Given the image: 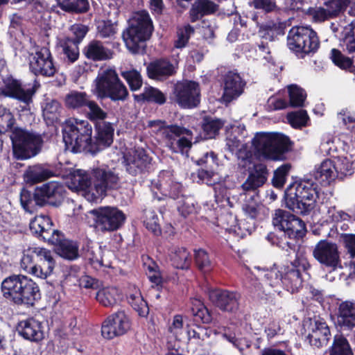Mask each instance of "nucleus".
Here are the masks:
<instances>
[{
    "label": "nucleus",
    "instance_id": "f257e3e1",
    "mask_svg": "<svg viewBox=\"0 0 355 355\" xmlns=\"http://www.w3.org/2000/svg\"><path fill=\"white\" fill-rule=\"evenodd\" d=\"M309 268L307 259L301 252L296 253L295 259L285 266L284 275L275 264L270 268L257 267L259 270L262 269L265 272L264 279L269 286L276 287L282 282L291 293L297 292L302 287L304 274Z\"/></svg>",
    "mask_w": 355,
    "mask_h": 355
},
{
    "label": "nucleus",
    "instance_id": "f03ea898",
    "mask_svg": "<svg viewBox=\"0 0 355 355\" xmlns=\"http://www.w3.org/2000/svg\"><path fill=\"white\" fill-rule=\"evenodd\" d=\"M153 31V22L149 14L145 10L136 12L129 20L128 27L122 33L125 46L132 53H144L146 42L150 39Z\"/></svg>",
    "mask_w": 355,
    "mask_h": 355
},
{
    "label": "nucleus",
    "instance_id": "7ed1b4c3",
    "mask_svg": "<svg viewBox=\"0 0 355 355\" xmlns=\"http://www.w3.org/2000/svg\"><path fill=\"white\" fill-rule=\"evenodd\" d=\"M66 189L62 183L49 182L35 189L34 193L22 189L20 193V202L23 208L28 212L38 205L48 204L53 207H59L65 197Z\"/></svg>",
    "mask_w": 355,
    "mask_h": 355
},
{
    "label": "nucleus",
    "instance_id": "20e7f679",
    "mask_svg": "<svg viewBox=\"0 0 355 355\" xmlns=\"http://www.w3.org/2000/svg\"><path fill=\"white\" fill-rule=\"evenodd\" d=\"M3 296L17 304L33 305L40 297L38 286L24 275H12L1 283Z\"/></svg>",
    "mask_w": 355,
    "mask_h": 355
},
{
    "label": "nucleus",
    "instance_id": "39448f33",
    "mask_svg": "<svg viewBox=\"0 0 355 355\" xmlns=\"http://www.w3.org/2000/svg\"><path fill=\"white\" fill-rule=\"evenodd\" d=\"M318 198L317 187L309 181L295 182L285 191L287 207L297 214H308L315 207Z\"/></svg>",
    "mask_w": 355,
    "mask_h": 355
},
{
    "label": "nucleus",
    "instance_id": "423d86ee",
    "mask_svg": "<svg viewBox=\"0 0 355 355\" xmlns=\"http://www.w3.org/2000/svg\"><path fill=\"white\" fill-rule=\"evenodd\" d=\"M252 145L259 157L272 161L284 160L291 148L288 137L278 132H258Z\"/></svg>",
    "mask_w": 355,
    "mask_h": 355
},
{
    "label": "nucleus",
    "instance_id": "0eeeda50",
    "mask_svg": "<svg viewBox=\"0 0 355 355\" xmlns=\"http://www.w3.org/2000/svg\"><path fill=\"white\" fill-rule=\"evenodd\" d=\"M29 229L33 234L56 245L55 251L62 258L74 260L78 257V243L64 239L60 231L53 228V223H29Z\"/></svg>",
    "mask_w": 355,
    "mask_h": 355
},
{
    "label": "nucleus",
    "instance_id": "6e6552de",
    "mask_svg": "<svg viewBox=\"0 0 355 355\" xmlns=\"http://www.w3.org/2000/svg\"><path fill=\"white\" fill-rule=\"evenodd\" d=\"M90 178L92 187L86 192L85 198L91 202L102 200L108 191L120 187L121 180L118 173L106 165L92 168Z\"/></svg>",
    "mask_w": 355,
    "mask_h": 355
},
{
    "label": "nucleus",
    "instance_id": "1a4fd4ad",
    "mask_svg": "<svg viewBox=\"0 0 355 355\" xmlns=\"http://www.w3.org/2000/svg\"><path fill=\"white\" fill-rule=\"evenodd\" d=\"M92 127L85 120H69L62 129L63 141L73 153H90Z\"/></svg>",
    "mask_w": 355,
    "mask_h": 355
},
{
    "label": "nucleus",
    "instance_id": "9d476101",
    "mask_svg": "<svg viewBox=\"0 0 355 355\" xmlns=\"http://www.w3.org/2000/svg\"><path fill=\"white\" fill-rule=\"evenodd\" d=\"M13 153L17 159H27L38 155L42 148V135L33 130L16 127L10 135Z\"/></svg>",
    "mask_w": 355,
    "mask_h": 355
},
{
    "label": "nucleus",
    "instance_id": "9b49d317",
    "mask_svg": "<svg viewBox=\"0 0 355 355\" xmlns=\"http://www.w3.org/2000/svg\"><path fill=\"white\" fill-rule=\"evenodd\" d=\"M288 48L300 58L315 53L320 46L317 33L304 26L293 27L287 37Z\"/></svg>",
    "mask_w": 355,
    "mask_h": 355
},
{
    "label": "nucleus",
    "instance_id": "f8f14e48",
    "mask_svg": "<svg viewBox=\"0 0 355 355\" xmlns=\"http://www.w3.org/2000/svg\"><path fill=\"white\" fill-rule=\"evenodd\" d=\"M96 89L100 98H109L114 101H125L128 96L126 87L112 69L104 71L98 76Z\"/></svg>",
    "mask_w": 355,
    "mask_h": 355
},
{
    "label": "nucleus",
    "instance_id": "ddd939ff",
    "mask_svg": "<svg viewBox=\"0 0 355 355\" xmlns=\"http://www.w3.org/2000/svg\"><path fill=\"white\" fill-rule=\"evenodd\" d=\"M200 96L199 83L186 80L174 85L171 99L181 108L191 109L199 105Z\"/></svg>",
    "mask_w": 355,
    "mask_h": 355
},
{
    "label": "nucleus",
    "instance_id": "4468645a",
    "mask_svg": "<svg viewBox=\"0 0 355 355\" xmlns=\"http://www.w3.org/2000/svg\"><path fill=\"white\" fill-rule=\"evenodd\" d=\"M28 60L31 72L37 76L51 77L56 71L52 55L46 47H37L28 53Z\"/></svg>",
    "mask_w": 355,
    "mask_h": 355
},
{
    "label": "nucleus",
    "instance_id": "2eb2a0df",
    "mask_svg": "<svg viewBox=\"0 0 355 355\" xmlns=\"http://www.w3.org/2000/svg\"><path fill=\"white\" fill-rule=\"evenodd\" d=\"M36 86L23 84L20 80L12 76L3 79V86L0 89V95L16 99L28 106L33 102L36 92Z\"/></svg>",
    "mask_w": 355,
    "mask_h": 355
},
{
    "label": "nucleus",
    "instance_id": "dca6fc26",
    "mask_svg": "<svg viewBox=\"0 0 355 355\" xmlns=\"http://www.w3.org/2000/svg\"><path fill=\"white\" fill-rule=\"evenodd\" d=\"M313 256L320 263L333 270L340 264L338 245L333 242L320 241L313 250Z\"/></svg>",
    "mask_w": 355,
    "mask_h": 355
},
{
    "label": "nucleus",
    "instance_id": "f3484780",
    "mask_svg": "<svg viewBox=\"0 0 355 355\" xmlns=\"http://www.w3.org/2000/svg\"><path fill=\"white\" fill-rule=\"evenodd\" d=\"M130 329V321L124 311H117L110 315L103 323L102 336L112 339L125 334Z\"/></svg>",
    "mask_w": 355,
    "mask_h": 355
},
{
    "label": "nucleus",
    "instance_id": "a211bd4d",
    "mask_svg": "<svg viewBox=\"0 0 355 355\" xmlns=\"http://www.w3.org/2000/svg\"><path fill=\"white\" fill-rule=\"evenodd\" d=\"M208 295L211 303L223 311L234 313L239 308L240 295L236 292L211 289Z\"/></svg>",
    "mask_w": 355,
    "mask_h": 355
},
{
    "label": "nucleus",
    "instance_id": "6ab92c4d",
    "mask_svg": "<svg viewBox=\"0 0 355 355\" xmlns=\"http://www.w3.org/2000/svg\"><path fill=\"white\" fill-rule=\"evenodd\" d=\"M268 175V171L265 164L262 163L254 164L252 169L250 171L246 180L241 185L244 194L252 193L250 198L254 200L258 196V189L265 184Z\"/></svg>",
    "mask_w": 355,
    "mask_h": 355
},
{
    "label": "nucleus",
    "instance_id": "aec40b11",
    "mask_svg": "<svg viewBox=\"0 0 355 355\" xmlns=\"http://www.w3.org/2000/svg\"><path fill=\"white\" fill-rule=\"evenodd\" d=\"M95 135L92 137L90 153L98 152L109 147L113 142L114 128L113 124L108 121L97 123L94 125Z\"/></svg>",
    "mask_w": 355,
    "mask_h": 355
},
{
    "label": "nucleus",
    "instance_id": "412c9836",
    "mask_svg": "<svg viewBox=\"0 0 355 355\" xmlns=\"http://www.w3.org/2000/svg\"><path fill=\"white\" fill-rule=\"evenodd\" d=\"M150 160L144 149H137L125 156L126 171L135 176L141 174L149 169Z\"/></svg>",
    "mask_w": 355,
    "mask_h": 355
},
{
    "label": "nucleus",
    "instance_id": "4be33fe9",
    "mask_svg": "<svg viewBox=\"0 0 355 355\" xmlns=\"http://www.w3.org/2000/svg\"><path fill=\"white\" fill-rule=\"evenodd\" d=\"M223 99L227 103L238 98L243 91L244 83L238 73L234 71L227 72L223 79Z\"/></svg>",
    "mask_w": 355,
    "mask_h": 355
},
{
    "label": "nucleus",
    "instance_id": "5701e85b",
    "mask_svg": "<svg viewBox=\"0 0 355 355\" xmlns=\"http://www.w3.org/2000/svg\"><path fill=\"white\" fill-rule=\"evenodd\" d=\"M216 160V155L214 152H210L205 153L197 161L198 165L204 166V168L198 171V177L207 185H214L217 182L214 179L216 174L214 172V168L217 165Z\"/></svg>",
    "mask_w": 355,
    "mask_h": 355
},
{
    "label": "nucleus",
    "instance_id": "b1692460",
    "mask_svg": "<svg viewBox=\"0 0 355 355\" xmlns=\"http://www.w3.org/2000/svg\"><path fill=\"white\" fill-rule=\"evenodd\" d=\"M85 58L94 62L105 61L113 58L114 51L104 46L100 40L90 41L83 49Z\"/></svg>",
    "mask_w": 355,
    "mask_h": 355
},
{
    "label": "nucleus",
    "instance_id": "393cba45",
    "mask_svg": "<svg viewBox=\"0 0 355 355\" xmlns=\"http://www.w3.org/2000/svg\"><path fill=\"white\" fill-rule=\"evenodd\" d=\"M148 77L157 80H164L175 73V67L166 59H159L149 63L147 67Z\"/></svg>",
    "mask_w": 355,
    "mask_h": 355
},
{
    "label": "nucleus",
    "instance_id": "a878e982",
    "mask_svg": "<svg viewBox=\"0 0 355 355\" xmlns=\"http://www.w3.org/2000/svg\"><path fill=\"white\" fill-rule=\"evenodd\" d=\"M329 337L330 330L325 322L315 320L313 323H311V331L307 338L311 345L318 348L326 345Z\"/></svg>",
    "mask_w": 355,
    "mask_h": 355
},
{
    "label": "nucleus",
    "instance_id": "bb28decb",
    "mask_svg": "<svg viewBox=\"0 0 355 355\" xmlns=\"http://www.w3.org/2000/svg\"><path fill=\"white\" fill-rule=\"evenodd\" d=\"M17 331L25 339L33 342H38L44 338L41 323L33 318L19 322Z\"/></svg>",
    "mask_w": 355,
    "mask_h": 355
},
{
    "label": "nucleus",
    "instance_id": "cd10ccee",
    "mask_svg": "<svg viewBox=\"0 0 355 355\" xmlns=\"http://www.w3.org/2000/svg\"><path fill=\"white\" fill-rule=\"evenodd\" d=\"M338 173V166L330 159H324L313 171L315 179L322 185L327 186L335 180Z\"/></svg>",
    "mask_w": 355,
    "mask_h": 355
},
{
    "label": "nucleus",
    "instance_id": "c85d7f7f",
    "mask_svg": "<svg viewBox=\"0 0 355 355\" xmlns=\"http://www.w3.org/2000/svg\"><path fill=\"white\" fill-rule=\"evenodd\" d=\"M336 324L343 329H352L355 327V303L342 302L338 309Z\"/></svg>",
    "mask_w": 355,
    "mask_h": 355
},
{
    "label": "nucleus",
    "instance_id": "c756f323",
    "mask_svg": "<svg viewBox=\"0 0 355 355\" xmlns=\"http://www.w3.org/2000/svg\"><path fill=\"white\" fill-rule=\"evenodd\" d=\"M218 10V5L211 0H196L189 10V19L194 23L205 15L214 13Z\"/></svg>",
    "mask_w": 355,
    "mask_h": 355
},
{
    "label": "nucleus",
    "instance_id": "7c9ffc66",
    "mask_svg": "<svg viewBox=\"0 0 355 355\" xmlns=\"http://www.w3.org/2000/svg\"><path fill=\"white\" fill-rule=\"evenodd\" d=\"M89 214L96 217L95 222H124L126 219L125 214L114 207H101Z\"/></svg>",
    "mask_w": 355,
    "mask_h": 355
},
{
    "label": "nucleus",
    "instance_id": "2f4dec72",
    "mask_svg": "<svg viewBox=\"0 0 355 355\" xmlns=\"http://www.w3.org/2000/svg\"><path fill=\"white\" fill-rule=\"evenodd\" d=\"M128 303L138 313L140 316L148 315L149 309L146 302L141 295L140 290L135 285H130L127 293Z\"/></svg>",
    "mask_w": 355,
    "mask_h": 355
},
{
    "label": "nucleus",
    "instance_id": "473e14b6",
    "mask_svg": "<svg viewBox=\"0 0 355 355\" xmlns=\"http://www.w3.org/2000/svg\"><path fill=\"white\" fill-rule=\"evenodd\" d=\"M59 46L62 49V59L64 62L72 64L79 58V47L78 42L70 37H65L59 40Z\"/></svg>",
    "mask_w": 355,
    "mask_h": 355
},
{
    "label": "nucleus",
    "instance_id": "72a5a7b5",
    "mask_svg": "<svg viewBox=\"0 0 355 355\" xmlns=\"http://www.w3.org/2000/svg\"><path fill=\"white\" fill-rule=\"evenodd\" d=\"M54 173L42 165L30 166L24 174V178L28 184H34L53 177Z\"/></svg>",
    "mask_w": 355,
    "mask_h": 355
},
{
    "label": "nucleus",
    "instance_id": "f704fd0d",
    "mask_svg": "<svg viewBox=\"0 0 355 355\" xmlns=\"http://www.w3.org/2000/svg\"><path fill=\"white\" fill-rule=\"evenodd\" d=\"M69 188L75 190H81L85 196L86 192L92 187L90 173L78 169L75 171L70 176Z\"/></svg>",
    "mask_w": 355,
    "mask_h": 355
},
{
    "label": "nucleus",
    "instance_id": "c9c22d12",
    "mask_svg": "<svg viewBox=\"0 0 355 355\" xmlns=\"http://www.w3.org/2000/svg\"><path fill=\"white\" fill-rule=\"evenodd\" d=\"M96 298L104 306H113L121 300L122 295L116 287H106L97 292Z\"/></svg>",
    "mask_w": 355,
    "mask_h": 355
},
{
    "label": "nucleus",
    "instance_id": "e433bc0d",
    "mask_svg": "<svg viewBox=\"0 0 355 355\" xmlns=\"http://www.w3.org/2000/svg\"><path fill=\"white\" fill-rule=\"evenodd\" d=\"M90 99V96L85 92L73 90L66 94L64 104L69 109L78 110L86 107Z\"/></svg>",
    "mask_w": 355,
    "mask_h": 355
},
{
    "label": "nucleus",
    "instance_id": "4c0bfd02",
    "mask_svg": "<svg viewBox=\"0 0 355 355\" xmlns=\"http://www.w3.org/2000/svg\"><path fill=\"white\" fill-rule=\"evenodd\" d=\"M135 100L138 102H151L162 105L166 98L164 93L153 87H145L142 93L134 95Z\"/></svg>",
    "mask_w": 355,
    "mask_h": 355
},
{
    "label": "nucleus",
    "instance_id": "58836bf2",
    "mask_svg": "<svg viewBox=\"0 0 355 355\" xmlns=\"http://www.w3.org/2000/svg\"><path fill=\"white\" fill-rule=\"evenodd\" d=\"M58 6L69 13H85L89 8L88 0H55Z\"/></svg>",
    "mask_w": 355,
    "mask_h": 355
},
{
    "label": "nucleus",
    "instance_id": "ea45409f",
    "mask_svg": "<svg viewBox=\"0 0 355 355\" xmlns=\"http://www.w3.org/2000/svg\"><path fill=\"white\" fill-rule=\"evenodd\" d=\"M161 132L163 137L167 141L168 146L171 148L175 145L178 137L182 135H191L190 130L175 124L166 125Z\"/></svg>",
    "mask_w": 355,
    "mask_h": 355
},
{
    "label": "nucleus",
    "instance_id": "a19ab883",
    "mask_svg": "<svg viewBox=\"0 0 355 355\" xmlns=\"http://www.w3.org/2000/svg\"><path fill=\"white\" fill-rule=\"evenodd\" d=\"M170 257L174 267L180 269L189 268L191 261L190 254L184 248H173Z\"/></svg>",
    "mask_w": 355,
    "mask_h": 355
},
{
    "label": "nucleus",
    "instance_id": "79ce46f5",
    "mask_svg": "<svg viewBox=\"0 0 355 355\" xmlns=\"http://www.w3.org/2000/svg\"><path fill=\"white\" fill-rule=\"evenodd\" d=\"M299 227L293 226V223H274L275 230H279L288 238H302L306 232L305 223H297Z\"/></svg>",
    "mask_w": 355,
    "mask_h": 355
},
{
    "label": "nucleus",
    "instance_id": "37998d69",
    "mask_svg": "<svg viewBox=\"0 0 355 355\" xmlns=\"http://www.w3.org/2000/svg\"><path fill=\"white\" fill-rule=\"evenodd\" d=\"M86 107L85 115L94 125L106 121L107 113L96 102L90 99Z\"/></svg>",
    "mask_w": 355,
    "mask_h": 355
},
{
    "label": "nucleus",
    "instance_id": "c03bdc74",
    "mask_svg": "<svg viewBox=\"0 0 355 355\" xmlns=\"http://www.w3.org/2000/svg\"><path fill=\"white\" fill-rule=\"evenodd\" d=\"M224 125V122L216 118L205 117L202 125L205 139L214 138Z\"/></svg>",
    "mask_w": 355,
    "mask_h": 355
},
{
    "label": "nucleus",
    "instance_id": "a18cd8bd",
    "mask_svg": "<svg viewBox=\"0 0 355 355\" xmlns=\"http://www.w3.org/2000/svg\"><path fill=\"white\" fill-rule=\"evenodd\" d=\"M329 355H354V353L347 338L342 335H336Z\"/></svg>",
    "mask_w": 355,
    "mask_h": 355
},
{
    "label": "nucleus",
    "instance_id": "49530a36",
    "mask_svg": "<svg viewBox=\"0 0 355 355\" xmlns=\"http://www.w3.org/2000/svg\"><path fill=\"white\" fill-rule=\"evenodd\" d=\"M15 122V117L10 110L3 105H0V134L6 133L10 131L12 134V130Z\"/></svg>",
    "mask_w": 355,
    "mask_h": 355
},
{
    "label": "nucleus",
    "instance_id": "de8ad7c7",
    "mask_svg": "<svg viewBox=\"0 0 355 355\" xmlns=\"http://www.w3.org/2000/svg\"><path fill=\"white\" fill-rule=\"evenodd\" d=\"M343 45L349 53L355 52V21H352L343 31Z\"/></svg>",
    "mask_w": 355,
    "mask_h": 355
},
{
    "label": "nucleus",
    "instance_id": "09e8293b",
    "mask_svg": "<svg viewBox=\"0 0 355 355\" xmlns=\"http://www.w3.org/2000/svg\"><path fill=\"white\" fill-rule=\"evenodd\" d=\"M288 90L290 105L291 107H302L306 97L305 91L295 85L288 86Z\"/></svg>",
    "mask_w": 355,
    "mask_h": 355
},
{
    "label": "nucleus",
    "instance_id": "8fccbe9b",
    "mask_svg": "<svg viewBox=\"0 0 355 355\" xmlns=\"http://www.w3.org/2000/svg\"><path fill=\"white\" fill-rule=\"evenodd\" d=\"M331 58L333 62L340 69L348 70L351 73L355 71V67L352 64V59L345 56L340 51L333 49Z\"/></svg>",
    "mask_w": 355,
    "mask_h": 355
},
{
    "label": "nucleus",
    "instance_id": "3c124183",
    "mask_svg": "<svg viewBox=\"0 0 355 355\" xmlns=\"http://www.w3.org/2000/svg\"><path fill=\"white\" fill-rule=\"evenodd\" d=\"M191 311L194 316L199 318L203 323H209L211 321L208 311L200 299L196 297L191 299Z\"/></svg>",
    "mask_w": 355,
    "mask_h": 355
},
{
    "label": "nucleus",
    "instance_id": "603ef678",
    "mask_svg": "<svg viewBox=\"0 0 355 355\" xmlns=\"http://www.w3.org/2000/svg\"><path fill=\"white\" fill-rule=\"evenodd\" d=\"M187 327L188 324H185L183 315H175L168 327V331L176 338L180 339L186 334V327Z\"/></svg>",
    "mask_w": 355,
    "mask_h": 355
},
{
    "label": "nucleus",
    "instance_id": "864d4df0",
    "mask_svg": "<svg viewBox=\"0 0 355 355\" xmlns=\"http://www.w3.org/2000/svg\"><path fill=\"white\" fill-rule=\"evenodd\" d=\"M333 10H328V9L323 5L320 7H308L306 13L311 16L313 20L315 22H322L329 19L333 18L331 13Z\"/></svg>",
    "mask_w": 355,
    "mask_h": 355
},
{
    "label": "nucleus",
    "instance_id": "5fc2aeb1",
    "mask_svg": "<svg viewBox=\"0 0 355 355\" xmlns=\"http://www.w3.org/2000/svg\"><path fill=\"white\" fill-rule=\"evenodd\" d=\"M282 33L281 27L274 22H269L262 25L259 30V34L262 38L272 41Z\"/></svg>",
    "mask_w": 355,
    "mask_h": 355
},
{
    "label": "nucleus",
    "instance_id": "6e6d98bb",
    "mask_svg": "<svg viewBox=\"0 0 355 355\" xmlns=\"http://www.w3.org/2000/svg\"><path fill=\"white\" fill-rule=\"evenodd\" d=\"M122 76L128 82L130 89L132 91L138 90L142 86V78L137 70L126 71L122 72Z\"/></svg>",
    "mask_w": 355,
    "mask_h": 355
},
{
    "label": "nucleus",
    "instance_id": "4d7b16f0",
    "mask_svg": "<svg viewBox=\"0 0 355 355\" xmlns=\"http://www.w3.org/2000/svg\"><path fill=\"white\" fill-rule=\"evenodd\" d=\"M290 169L291 164H284L275 171L272 180L275 187L282 188L284 185Z\"/></svg>",
    "mask_w": 355,
    "mask_h": 355
},
{
    "label": "nucleus",
    "instance_id": "13d9d810",
    "mask_svg": "<svg viewBox=\"0 0 355 355\" xmlns=\"http://www.w3.org/2000/svg\"><path fill=\"white\" fill-rule=\"evenodd\" d=\"M167 196L169 198L173 200L182 199V186L179 183H173L171 185L168 192L166 193H161V196L157 195V193H153L154 198H156L158 201L164 200L166 199Z\"/></svg>",
    "mask_w": 355,
    "mask_h": 355
},
{
    "label": "nucleus",
    "instance_id": "bf43d9fd",
    "mask_svg": "<svg viewBox=\"0 0 355 355\" xmlns=\"http://www.w3.org/2000/svg\"><path fill=\"white\" fill-rule=\"evenodd\" d=\"M196 263L198 268L204 273L211 270L212 265L207 253L202 249L196 252Z\"/></svg>",
    "mask_w": 355,
    "mask_h": 355
},
{
    "label": "nucleus",
    "instance_id": "052dcab7",
    "mask_svg": "<svg viewBox=\"0 0 355 355\" xmlns=\"http://www.w3.org/2000/svg\"><path fill=\"white\" fill-rule=\"evenodd\" d=\"M178 204V211L184 218L195 211V202L191 196H182Z\"/></svg>",
    "mask_w": 355,
    "mask_h": 355
},
{
    "label": "nucleus",
    "instance_id": "680f3d73",
    "mask_svg": "<svg viewBox=\"0 0 355 355\" xmlns=\"http://www.w3.org/2000/svg\"><path fill=\"white\" fill-rule=\"evenodd\" d=\"M193 33L194 28L189 24L180 28L177 33L178 38L175 41V47L177 49H182L188 43L191 35Z\"/></svg>",
    "mask_w": 355,
    "mask_h": 355
},
{
    "label": "nucleus",
    "instance_id": "e2e57ef3",
    "mask_svg": "<svg viewBox=\"0 0 355 355\" xmlns=\"http://www.w3.org/2000/svg\"><path fill=\"white\" fill-rule=\"evenodd\" d=\"M55 262L54 261H45L40 262L35 267H33V275L41 279H46L52 274L55 268Z\"/></svg>",
    "mask_w": 355,
    "mask_h": 355
},
{
    "label": "nucleus",
    "instance_id": "0e129e2a",
    "mask_svg": "<svg viewBox=\"0 0 355 355\" xmlns=\"http://www.w3.org/2000/svg\"><path fill=\"white\" fill-rule=\"evenodd\" d=\"M97 30L98 35L101 38L112 37L116 33V26L111 20L99 22Z\"/></svg>",
    "mask_w": 355,
    "mask_h": 355
},
{
    "label": "nucleus",
    "instance_id": "69168bd1",
    "mask_svg": "<svg viewBox=\"0 0 355 355\" xmlns=\"http://www.w3.org/2000/svg\"><path fill=\"white\" fill-rule=\"evenodd\" d=\"M349 3V0H324L323 4L328 10L334 11L331 15L335 17L347 8Z\"/></svg>",
    "mask_w": 355,
    "mask_h": 355
},
{
    "label": "nucleus",
    "instance_id": "338daca9",
    "mask_svg": "<svg viewBox=\"0 0 355 355\" xmlns=\"http://www.w3.org/2000/svg\"><path fill=\"white\" fill-rule=\"evenodd\" d=\"M288 119L294 128H300L306 125L309 116L305 110H300L288 114Z\"/></svg>",
    "mask_w": 355,
    "mask_h": 355
},
{
    "label": "nucleus",
    "instance_id": "774afa93",
    "mask_svg": "<svg viewBox=\"0 0 355 355\" xmlns=\"http://www.w3.org/2000/svg\"><path fill=\"white\" fill-rule=\"evenodd\" d=\"M147 266V275L149 280L155 286H159L163 282V277L161 275L158 266L153 261Z\"/></svg>",
    "mask_w": 355,
    "mask_h": 355
}]
</instances>
